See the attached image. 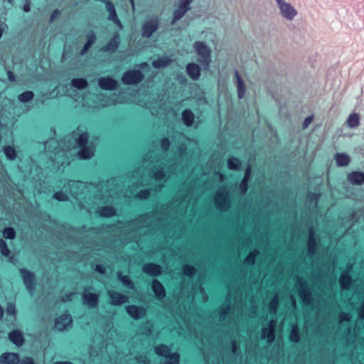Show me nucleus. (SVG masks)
Returning <instances> with one entry per match:
<instances>
[{"mask_svg": "<svg viewBox=\"0 0 364 364\" xmlns=\"http://www.w3.org/2000/svg\"><path fill=\"white\" fill-rule=\"evenodd\" d=\"M92 46L90 43L86 42V43L84 45L82 49L80 51V55H84L90 49V48Z\"/></svg>", "mask_w": 364, "mask_h": 364, "instance_id": "nucleus-55", "label": "nucleus"}, {"mask_svg": "<svg viewBox=\"0 0 364 364\" xmlns=\"http://www.w3.org/2000/svg\"><path fill=\"white\" fill-rule=\"evenodd\" d=\"M33 93L31 91H26L18 96V100L21 102H28L33 98Z\"/></svg>", "mask_w": 364, "mask_h": 364, "instance_id": "nucleus-39", "label": "nucleus"}, {"mask_svg": "<svg viewBox=\"0 0 364 364\" xmlns=\"http://www.w3.org/2000/svg\"><path fill=\"white\" fill-rule=\"evenodd\" d=\"M240 161L235 157L230 158L228 161V166L231 170H238L240 167Z\"/></svg>", "mask_w": 364, "mask_h": 364, "instance_id": "nucleus-38", "label": "nucleus"}, {"mask_svg": "<svg viewBox=\"0 0 364 364\" xmlns=\"http://www.w3.org/2000/svg\"><path fill=\"white\" fill-rule=\"evenodd\" d=\"M348 181L350 183L356 186L364 184V172L353 171L348 175Z\"/></svg>", "mask_w": 364, "mask_h": 364, "instance_id": "nucleus-21", "label": "nucleus"}, {"mask_svg": "<svg viewBox=\"0 0 364 364\" xmlns=\"http://www.w3.org/2000/svg\"><path fill=\"white\" fill-rule=\"evenodd\" d=\"M235 77L236 78V85H237V97L239 99H242L244 97L245 94V86L243 82L242 78L240 75L237 70H235Z\"/></svg>", "mask_w": 364, "mask_h": 364, "instance_id": "nucleus-24", "label": "nucleus"}, {"mask_svg": "<svg viewBox=\"0 0 364 364\" xmlns=\"http://www.w3.org/2000/svg\"><path fill=\"white\" fill-rule=\"evenodd\" d=\"M136 360L139 364H149L150 360L146 355H140L136 357Z\"/></svg>", "mask_w": 364, "mask_h": 364, "instance_id": "nucleus-50", "label": "nucleus"}, {"mask_svg": "<svg viewBox=\"0 0 364 364\" xmlns=\"http://www.w3.org/2000/svg\"><path fill=\"white\" fill-rule=\"evenodd\" d=\"M3 236L6 239H14L16 237V232L13 228H6L3 231Z\"/></svg>", "mask_w": 364, "mask_h": 364, "instance_id": "nucleus-42", "label": "nucleus"}, {"mask_svg": "<svg viewBox=\"0 0 364 364\" xmlns=\"http://www.w3.org/2000/svg\"><path fill=\"white\" fill-rule=\"evenodd\" d=\"M70 193L72 196H76L78 194V191L76 189L83 186V183L78 181H69L68 183Z\"/></svg>", "mask_w": 364, "mask_h": 364, "instance_id": "nucleus-33", "label": "nucleus"}, {"mask_svg": "<svg viewBox=\"0 0 364 364\" xmlns=\"http://www.w3.org/2000/svg\"><path fill=\"white\" fill-rule=\"evenodd\" d=\"M214 203L216 208L221 210H226L230 207L228 199V193L225 188H219L215 194Z\"/></svg>", "mask_w": 364, "mask_h": 364, "instance_id": "nucleus-7", "label": "nucleus"}, {"mask_svg": "<svg viewBox=\"0 0 364 364\" xmlns=\"http://www.w3.org/2000/svg\"><path fill=\"white\" fill-rule=\"evenodd\" d=\"M9 340L17 346H21L24 342L23 336L21 331L14 330L9 333Z\"/></svg>", "mask_w": 364, "mask_h": 364, "instance_id": "nucleus-26", "label": "nucleus"}, {"mask_svg": "<svg viewBox=\"0 0 364 364\" xmlns=\"http://www.w3.org/2000/svg\"><path fill=\"white\" fill-rule=\"evenodd\" d=\"M74 294H75L74 292H71V293L67 294H65L64 296H63L61 298V301L63 302L70 301L72 300Z\"/></svg>", "mask_w": 364, "mask_h": 364, "instance_id": "nucleus-54", "label": "nucleus"}, {"mask_svg": "<svg viewBox=\"0 0 364 364\" xmlns=\"http://www.w3.org/2000/svg\"><path fill=\"white\" fill-rule=\"evenodd\" d=\"M73 323L72 317L68 314H63L56 318L55 327L58 331H63Z\"/></svg>", "mask_w": 364, "mask_h": 364, "instance_id": "nucleus-14", "label": "nucleus"}, {"mask_svg": "<svg viewBox=\"0 0 364 364\" xmlns=\"http://www.w3.org/2000/svg\"><path fill=\"white\" fill-rule=\"evenodd\" d=\"M166 173L163 168L156 170L154 172V178L156 181H160L165 178Z\"/></svg>", "mask_w": 364, "mask_h": 364, "instance_id": "nucleus-47", "label": "nucleus"}, {"mask_svg": "<svg viewBox=\"0 0 364 364\" xmlns=\"http://www.w3.org/2000/svg\"><path fill=\"white\" fill-rule=\"evenodd\" d=\"M8 314L14 315L16 313L15 306L13 304H10L7 308Z\"/></svg>", "mask_w": 364, "mask_h": 364, "instance_id": "nucleus-58", "label": "nucleus"}, {"mask_svg": "<svg viewBox=\"0 0 364 364\" xmlns=\"http://www.w3.org/2000/svg\"><path fill=\"white\" fill-rule=\"evenodd\" d=\"M198 58V62L203 69L208 70L211 63V48L203 41H196L193 46Z\"/></svg>", "mask_w": 364, "mask_h": 364, "instance_id": "nucleus-2", "label": "nucleus"}, {"mask_svg": "<svg viewBox=\"0 0 364 364\" xmlns=\"http://www.w3.org/2000/svg\"><path fill=\"white\" fill-rule=\"evenodd\" d=\"M358 313L359 318L360 319H363L364 318V301H363V304L360 306V307L358 309Z\"/></svg>", "mask_w": 364, "mask_h": 364, "instance_id": "nucleus-56", "label": "nucleus"}, {"mask_svg": "<svg viewBox=\"0 0 364 364\" xmlns=\"http://www.w3.org/2000/svg\"><path fill=\"white\" fill-rule=\"evenodd\" d=\"M97 213L101 217L110 218L116 214V210L112 206H102L98 208Z\"/></svg>", "mask_w": 364, "mask_h": 364, "instance_id": "nucleus-27", "label": "nucleus"}, {"mask_svg": "<svg viewBox=\"0 0 364 364\" xmlns=\"http://www.w3.org/2000/svg\"><path fill=\"white\" fill-rule=\"evenodd\" d=\"M92 287H87L84 289L82 294V303L87 306L89 308L97 307L99 302V296L97 294L88 292V289H92Z\"/></svg>", "mask_w": 364, "mask_h": 364, "instance_id": "nucleus-11", "label": "nucleus"}, {"mask_svg": "<svg viewBox=\"0 0 364 364\" xmlns=\"http://www.w3.org/2000/svg\"><path fill=\"white\" fill-rule=\"evenodd\" d=\"M60 15V11L55 9L50 15V22L53 21L58 16Z\"/></svg>", "mask_w": 364, "mask_h": 364, "instance_id": "nucleus-57", "label": "nucleus"}, {"mask_svg": "<svg viewBox=\"0 0 364 364\" xmlns=\"http://www.w3.org/2000/svg\"><path fill=\"white\" fill-rule=\"evenodd\" d=\"M312 121V117H306L303 123V127L306 128Z\"/></svg>", "mask_w": 364, "mask_h": 364, "instance_id": "nucleus-62", "label": "nucleus"}, {"mask_svg": "<svg viewBox=\"0 0 364 364\" xmlns=\"http://www.w3.org/2000/svg\"><path fill=\"white\" fill-rule=\"evenodd\" d=\"M95 269L101 274H104L105 272V268L101 264H96Z\"/></svg>", "mask_w": 364, "mask_h": 364, "instance_id": "nucleus-61", "label": "nucleus"}, {"mask_svg": "<svg viewBox=\"0 0 364 364\" xmlns=\"http://www.w3.org/2000/svg\"><path fill=\"white\" fill-rule=\"evenodd\" d=\"M192 1L193 0H179V5L173 11V20L171 21L172 25L180 20L191 9L190 4Z\"/></svg>", "mask_w": 364, "mask_h": 364, "instance_id": "nucleus-10", "label": "nucleus"}, {"mask_svg": "<svg viewBox=\"0 0 364 364\" xmlns=\"http://www.w3.org/2000/svg\"><path fill=\"white\" fill-rule=\"evenodd\" d=\"M149 194L150 193L149 190H141L136 194V198L141 200L146 199Z\"/></svg>", "mask_w": 364, "mask_h": 364, "instance_id": "nucleus-48", "label": "nucleus"}, {"mask_svg": "<svg viewBox=\"0 0 364 364\" xmlns=\"http://www.w3.org/2000/svg\"><path fill=\"white\" fill-rule=\"evenodd\" d=\"M186 73L193 80H197L200 76V68L199 65L191 63L186 65Z\"/></svg>", "mask_w": 364, "mask_h": 364, "instance_id": "nucleus-20", "label": "nucleus"}, {"mask_svg": "<svg viewBox=\"0 0 364 364\" xmlns=\"http://www.w3.org/2000/svg\"><path fill=\"white\" fill-rule=\"evenodd\" d=\"M0 252L5 257L9 256L10 254V250L8 248L7 244L3 239H0Z\"/></svg>", "mask_w": 364, "mask_h": 364, "instance_id": "nucleus-44", "label": "nucleus"}, {"mask_svg": "<svg viewBox=\"0 0 364 364\" xmlns=\"http://www.w3.org/2000/svg\"><path fill=\"white\" fill-rule=\"evenodd\" d=\"M171 60L169 58L166 57H163L154 60L152 65L153 67L155 68H160L168 65L171 63Z\"/></svg>", "mask_w": 364, "mask_h": 364, "instance_id": "nucleus-35", "label": "nucleus"}, {"mask_svg": "<svg viewBox=\"0 0 364 364\" xmlns=\"http://www.w3.org/2000/svg\"><path fill=\"white\" fill-rule=\"evenodd\" d=\"M276 321L272 319L269 321L267 327H263L262 329L261 338L266 339L267 343H271L275 338L274 331Z\"/></svg>", "mask_w": 364, "mask_h": 364, "instance_id": "nucleus-12", "label": "nucleus"}, {"mask_svg": "<svg viewBox=\"0 0 364 364\" xmlns=\"http://www.w3.org/2000/svg\"><path fill=\"white\" fill-rule=\"evenodd\" d=\"M307 245V255L309 257L314 256L316 252V243L314 237V230L312 228H309V236L308 239Z\"/></svg>", "mask_w": 364, "mask_h": 364, "instance_id": "nucleus-23", "label": "nucleus"}, {"mask_svg": "<svg viewBox=\"0 0 364 364\" xmlns=\"http://www.w3.org/2000/svg\"><path fill=\"white\" fill-rule=\"evenodd\" d=\"M105 6H106L107 11L109 12L108 19L109 21H113L116 25H117L119 27V28H122L123 26H122L120 20L117 17L116 10H115V6H114V4L112 3L110 1H106Z\"/></svg>", "mask_w": 364, "mask_h": 364, "instance_id": "nucleus-17", "label": "nucleus"}, {"mask_svg": "<svg viewBox=\"0 0 364 364\" xmlns=\"http://www.w3.org/2000/svg\"><path fill=\"white\" fill-rule=\"evenodd\" d=\"M20 362L18 354L5 353L0 356V364H18Z\"/></svg>", "mask_w": 364, "mask_h": 364, "instance_id": "nucleus-22", "label": "nucleus"}, {"mask_svg": "<svg viewBox=\"0 0 364 364\" xmlns=\"http://www.w3.org/2000/svg\"><path fill=\"white\" fill-rule=\"evenodd\" d=\"M251 174V166H248L245 170V176L240 183V189L242 195L245 194L247 191V183Z\"/></svg>", "mask_w": 364, "mask_h": 364, "instance_id": "nucleus-29", "label": "nucleus"}, {"mask_svg": "<svg viewBox=\"0 0 364 364\" xmlns=\"http://www.w3.org/2000/svg\"><path fill=\"white\" fill-rule=\"evenodd\" d=\"M96 41V36L93 31L88 34L87 36V43H90L92 45Z\"/></svg>", "mask_w": 364, "mask_h": 364, "instance_id": "nucleus-53", "label": "nucleus"}, {"mask_svg": "<svg viewBox=\"0 0 364 364\" xmlns=\"http://www.w3.org/2000/svg\"><path fill=\"white\" fill-rule=\"evenodd\" d=\"M340 321L342 322V321H348L350 320L351 318V316L350 314H348V313H341L340 314Z\"/></svg>", "mask_w": 364, "mask_h": 364, "instance_id": "nucleus-52", "label": "nucleus"}, {"mask_svg": "<svg viewBox=\"0 0 364 364\" xmlns=\"http://www.w3.org/2000/svg\"><path fill=\"white\" fill-rule=\"evenodd\" d=\"M279 306V296L275 294L269 303V311L270 314L275 315Z\"/></svg>", "mask_w": 364, "mask_h": 364, "instance_id": "nucleus-34", "label": "nucleus"}, {"mask_svg": "<svg viewBox=\"0 0 364 364\" xmlns=\"http://www.w3.org/2000/svg\"><path fill=\"white\" fill-rule=\"evenodd\" d=\"M65 139L68 142H70V140L71 139L75 140V143L73 144H69L68 146H67V149H70L76 146L80 147V149L78 151V156L80 159H90L94 155V148L90 146H86L88 141L87 133H80V128H77V130L74 132L72 134L67 136Z\"/></svg>", "mask_w": 364, "mask_h": 364, "instance_id": "nucleus-1", "label": "nucleus"}, {"mask_svg": "<svg viewBox=\"0 0 364 364\" xmlns=\"http://www.w3.org/2000/svg\"><path fill=\"white\" fill-rule=\"evenodd\" d=\"M159 28V19L156 17L147 18L141 28V36L144 38H149Z\"/></svg>", "mask_w": 364, "mask_h": 364, "instance_id": "nucleus-6", "label": "nucleus"}, {"mask_svg": "<svg viewBox=\"0 0 364 364\" xmlns=\"http://www.w3.org/2000/svg\"><path fill=\"white\" fill-rule=\"evenodd\" d=\"M53 198L59 201H66L69 199L68 194L63 191H58L55 193Z\"/></svg>", "mask_w": 364, "mask_h": 364, "instance_id": "nucleus-45", "label": "nucleus"}, {"mask_svg": "<svg viewBox=\"0 0 364 364\" xmlns=\"http://www.w3.org/2000/svg\"><path fill=\"white\" fill-rule=\"evenodd\" d=\"M4 153L7 159L13 161L16 158V151L13 146H6L4 147Z\"/></svg>", "mask_w": 364, "mask_h": 364, "instance_id": "nucleus-37", "label": "nucleus"}, {"mask_svg": "<svg viewBox=\"0 0 364 364\" xmlns=\"http://www.w3.org/2000/svg\"><path fill=\"white\" fill-rule=\"evenodd\" d=\"M144 77L140 70H128L123 74L122 81L124 85H135L143 80Z\"/></svg>", "mask_w": 364, "mask_h": 364, "instance_id": "nucleus-8", "label": "nucleus"}, {"mask_svg": "<svg viewBox=\"0 0 364 364\" xmlns=\"http://www.w3.org/2000/svg\"><path fill=\"white\" fill-rule=\"evenodd\" d=\"M23 9L25 12H29L31 11V2L28 0L25 1Z\"/></svg>", "mask_w": 364, "mask_h": 364, "instance_id": "nucleus-60", "label": "nucleus"}, {"mask_svg": "<svg viewBox=\"0 0 364 364\" xmlns=\"http://www.w3.org/2000/svg\"><path fill=\"white\" fill-rule=\"evenodd\" d=\"M277 4L281 16L288 21H291L297 16L296 9L285 0H274Z\"/></svg>", "mask_w": 364, "mask_h": 364, "instance_id": "nucleus-4", "label": "nucleus"}, {"mask_svg": "<svg viewBox=\"0 0 364 364\" xmlns=\"http://www.w3.org/2000/svg\"><path fill=\"white\" fill-rule=\"evenodd\" d=\"M230 306L229 305H227L226 306H225L220 312V321H224L226 318V316L228 314L229 311H230Z\"/></svg>", "mask_w": 364, "mask_h": 364, "instance_id": "nucleus-49", "label": "nucleus"}, {"mask_svg": "<svg viewBox=\"0 0 364 364\" xmlns=\"http://www.w3.org/2000/svg\"><path fill=\"white\" fill-rule=\"evenodd\" d=\"M232 352L234 353V354H237V343H236V341H233L232 342Z\"/></svg>", "mask_w": 364, "mask_h": 364, "instance_id": "nucleus-63", "label": "nucleus"}, {"mask_svg": "<svg viewBox=\"0 0 364 364\" xmlns=\"http://www.w3.org/2000/svg\"><path fill=\"white\" fill-rule=\"evenodd\" d=\"M120 43V36L118 32H116L112 38L105 46L102 47V52L114 53L117 50Z\"/></svg>", "mask_w": 364, "mask_h": 364, "instance_id": "nucleus-15", "label": "nucleus"}, {"mask_svg": "<svg viewBox=\"0 0 364 364\" xmlns=\"http://www.w3.org/2000/svg\"><path fill=\"white\" fill-rule=\"evenodd\" d=\"M196 272V269L194 267L189 265V264H185L183 267V273L186 276L192 277L194 275Z\"/></svg>", "mask_w": 364, "mask_h": 364, "instance_id": "nucleus-43", "label": "nucleus"}, {"mask_svg": "<svg viewBox=\"0 0 364 364\" xmlns=\"http://www.w3.org/2000/svg\"><path fill=\"white\" fill-rule=\"evenodd\" d=\"M290 341L294 343H297L299 341V336L298 333L297 328L296 326L293 327L290 336H289Z\"/></svg>", "mask_w": 364, "mask_h": 364, "instance_id": "nucleus-46", "label": "nucleus"}, {"mask_svg": "<svg viewBox=\"0 0 364 364\" xmlns=\"http://www.w3.org/2000/svg\"><path fill=\"white\" fill-rule=\"evenodd\" d=\"M347 124L351 129L358 127L360 124V118L358 114H350L348 117Z\"/></svg>", "mask_w": 364, "mask_h": 364, "instance_id": "nucleus-32", "label": "nucleus"}, {"mask_svg": "<svg viewBox=\"0 0 364 364\" xmlns=\"http://www.w3.org/2000/svg\"><path fill=\"white\" fill-rule=\"evenodd\" d=\"M149 218V215H141L139 218L138 219V222L140 223V222H144L145 220H147Z\"/></svg>", "mask_w": 364, "mask_h": 364, "instance_id": "nucleus-64", "label": "nucleus"}, {"mask_svg": "<svg viewBox=\"0 0 364 364\" xmlns=\"http://www.w3.org/2000/svg\"><path fill=\"white\" fill-rule=\"evenodd\" d=\"M71 85L77 89H85L87 86V82L83 78H74L71 80Z\"/></svg>", "mask_w": 364, "mask_h": 364, "instance_id": "nucleus-36", "label": "nucleus"}, {"mask_svg": "<svg viewBox=\"0 0 364 364\" xmlns=\"http://www.w3.org/2000/svg\"><path fill=\"white\" fill-rule=\"evenodd\" d=\"M126 310L129 315L136 320L142 318L146 314V309L144 307L135 305L127 306Z\"/></svg>", "mask_w": 364, "mask_h": 364, "instance_id": "nucleus-16", "label": "nucleus"}, {"mask_svg": "<svg viewBox=\"0 0 364 364\" xmlns=\"http://www.w3.org/2000/svg\"><path fill=\"white\" fill-rule=\"evenodd\" d=\"M118 279L123 284L129 289H134V284L128 276H123L121 272H118Z\"/></svg>", "mask_w": 364, "mask_h": 364, "instance_id": "nucleus-40", "label": "nucleus"}, {"mask_svg": "<svg viewBox=\"0 0 364 364\" xmlns=\"http://www.w3.org/2000/svg\"><path fill=\"white\" fill-rule=\"evenodd\" d=\"M182 120L184 122V124L188 126L191 127L193 125L194 122V114L190 109H185L182 112Z\"/></svg>", "mask_w": 364, "mask_h": 364, "instance_id": "nucleus-30", "label": "nucleus"}, {"mask_svg": "<svg viewBox=\"0 0 364 364\" xmlns=\"http://www.w3.org/2000/svg\"><path fill=\"white\" fill-rule=\"evenodd\" d=\"M339 283L342 289H349L351 284V278L348 272H343L339 278Z\"/></svg>", "mask_w": 364, "mask_h": 364, "instance_id": "nucleus-28", "label": "nucleus"}, {"mask_svg": "<svg viewBox=\"0 0 364 364\" xmlns=\"http://www.w3.org/2000/svg\"><path fill=\"white\" fill-rule=\"evenodd\" d=\"M155 352L161 356L168 358L164 364H179V354L178 353H171L170 348L165 345H159L155 347Z\"/></svg>", "mask_w": 364, "mask_h": 364, "instance_id": "nucleus-5", "label": "nucleus"}, {"mask_svg": "<svg viewBox=\"0 0 364 364\" xmlns=\"http://www.w3.org/2000/svg\"><path fill=\"white\" fill-rule=\"evenodd\" d=\"M335 160L338 166H346L350 161L349 156L343 153L336 154L335 156Z\"/></svg>", "mask_w": 364, "mask_h": 364, "instance_id": "nucleus-31", "label": "nucleus"}, {"mask_svg": "<svg viewBox=\"0 0 364 364\" xmlns=\"http://www.w3.org/2000/svg\"><path fill=\"white\" fill-rule=\"evenodd\" d=\"M257 255V250H254L253 252H250L245 258V263L250 265L254 264Z\"/></svg>", "mask_w": 364, "mask_h": 364, "instance_id": "nucleus-41", "label": "nucleus"}, {"mask_svg": "<svg viewBox=\"0 0 364 364\" xmlns=\"http://www.w3.org/2000/svg\"><path fill=\"white\" fill-rule=\"evenodd\" d=\"M161 149L166 151L168 149L169 146H170V141L168 139L166 138H164L161 140Z\"/></svg>", "mask_w": 364, "mask_h": 364, "instance_id": "nucleus-51", "label": "nucleus"}, {"mask_svg": "<svg viewBox=\"0 0 364 364\" xmlns=\"http://www.w3.org/2000/svg\"><path fill=\"white\" fill-rule=\"evenodd\" d=\"M107 294L112 305L119 306L128 301V296L114 290H109Z\"/></svg>", "mask_w": 364, "mask_h": 364, "instance_id": "nucleus-13", "label": "nucleus"}, {"mask_svg": "<svg viewBox=\"0 0 364 364\" xmlns=\"http://www.w3.org/2000/svg\"><path fill=\"white\" fill-rule=\"evenodd\" d=\"M98 85L101 89L113 90L117 86V82L112 77H100L98 79Z\"/></svg>", "mask_w": 364, "mask_h": 364, "instance_id": "nucleus-18", "label": "nucleus"}, {"mask_svg": "<svg viewBox=\"0 0 364 364\" xmlns=\"http://www.w3.org/2000/svg\"><path fill=\"white\" fill-rule=\"evenodd\" d=\"M21 364H35V363L31 358L26 357L21 360Z\"/></svg>", "mask_w": 364, "mask_h": 364, "instance_id": "nucleus-59", "label": "nucleus"}, {"mask_svg": "<svg viewBox=\"0 0 364 364\" xmlns=\"http://www.w3.org/2000/svg\"><path fill=\"white\" fill-rule=\"evenodd\" d=\"M152 290L154 292L156 296L161 299L165 297L166 291L162 284L156 279H154L152 282L151 286Z\"/></svg>", "mask_w": 364, "mask_h": 364, "instance_id": "nucleus-25", "label": "nucleus"}, {"mask_svg": "<svg viewBox=\"0 0 364 364\" xmlns=\"http://www.w3.org/2000/svg\"><path fill=\"white\" fill-rule=\"evenodd\" d=\"M142 270L150 276H159L162 273V268L160 265L154 263H147L143 265Z\"/></svg>", "mask_w": 364, "mask_h": 364, "instance_id": "nucleus-19", "label": "nucleus"}, {"mask_svg": "<svg viewBox=\"0 0 364 364\" xmlns=\"http://www.w3.org/2000/svg\"><path fill=\"white\" fill-rule=\"evenodd\" d=\"M20 273L23 279L24 285L27 290L29 291L31 295L33 294V291L36 289V281L34 273L27 270L26 269H21Z\"/></svg>", "mask_w": 364, "mask_h": 364, "instance_id": "nucleus-9", "label": "nucleus"}, {"mask_svg": "<svg viewBox=\"0 0 364 364\" xmlns=\"http://www.w3.org/2000/svg\"><path fill=\"white\" fill-rule=\"evenodd\" d=\"M296 284L298 289L299 296L305 306H309L312 303V294L306 281L300 276L295 277Z\"/></svg>", "mask_w": 364, "mask_h": 364, "instance_id": "nucleus-3", "label": "nucleus"}]
</instances>
